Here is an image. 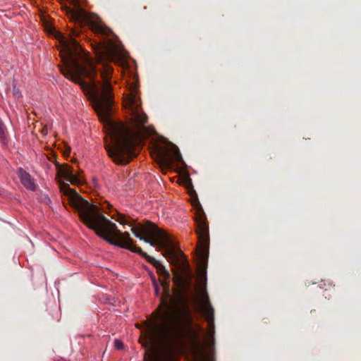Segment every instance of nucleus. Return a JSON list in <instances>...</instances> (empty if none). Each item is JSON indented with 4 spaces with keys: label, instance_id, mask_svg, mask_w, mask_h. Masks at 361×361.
Segmentation results:
<instances>
[{
    "label": "nucleus",
    "instance_id": "nucleus-15",
    "mask_svg": "<svg viewBox=\"0 0 361 361\" xmlns=\"http://www.w3.org/2000/svg\"><path fill=\"white\" fill-rule=\"evenodd\" d=\"M114 346L117 350H123L124 348L123 343L121 340H115L114 343Z\"/></svg>",
    "mask_w": 361,
    "mask_h": 361
},
{
    "label": "nucleus",
    "instance_id": "nucleus-3",
    "mask_svg": "<svg viewBox=\"0 0 361 361\" xmlns=\"http://www.w3.org/2000/svg\"><path fill=\"white\" fill-rule=\"evenodd\" d=\"M161 305L166 310L157 311L142 324H135L140 331L138 338H200L202 329L193 322L188 305L172 310L162 298Z\"/></svg>",
    "mask_w": 361,
    "mask_h": 361
},
{
    "label": "nucleus",
    "instance_id": "nucleus-12",
    "mask_svg": "<svg viewBox=\"0 0 361 361\" xmlns=\"http://www.w3.org/2000/svg\"><path fill=\"white\" fill-rule=\"evenodd\" d=\"M91 28L93 32H94L97 35H101L102 36L108 37L113 34L111 30L102 24L92 22L91 23Z\"/></svg>",
    "mask_w": 361,
    "mask_h": 361
},
{
    "label": "nucleus",
    "instance_id": "nucleus-11",
    "mask_svg": "<svg viewBox=\"0 0 361 361\" xmlns=\"http://www.w3.org/2000/svg\"><path fill=\"white\" fill-rule=\"evenodd\" d=\"M173 281L179 291L183 290L190 285L188 279L178 271H174Z\"/></svg>",
    "mask_w": 361,
    "mask_h": 361
},
{
    "label": "nucleus",
    "instance_id": "nucleus-20",
    "mask_svg": "<svg viewBox=\"0 0 361 361\" xmlns=\"http://www.w3.org/2000/svg\"><path fill=\"white\" fill-rule=\"evenodd\" d=\"M67 152L69 154L71 152V148L69 147L68 149L67 150Z\"/></svg>",
    "mask_w": 361,
    "mask_h": 361
},
{
    "label": "nucleus",
    "instance_id": "nucleus-4",
    "mask_svg": "<svg viewBox=\"0 0 361 361\" xmlns=\"http://www.w3.org/2000/svg\"><path fill=\"white\" fill-rule=\"evenodd\" d=\"M145 348V361H216L215 340H138Z\"/></svg>",
    "mask_w": 361,
    "mask_h": 361
},
{
    "label": "nucleus",
    "instance_id": "nucleus-9",
    "mask_svg": "<svg viewBox=\"0 0 361 361\" xmlns=\"http://www.w3.org/2000/svg\"><path fill=\"white\" fill-rule=\"evenodd\" d=\"M57 176L65 178L73 185H79L83 183L82 179L73 173V169L68 165H57Z\"/></svg>",
    "mask_w": 361,
    "mask_h": 361
},
{
    "label": "nucleus",
    "instance_id": "nucleus-2",
    "mask_svg": "<svg viewBox=\"0 0 361 361\" xmlns=\"http://www.w3.org/2000/svg\"><path fill=\"white\" fill-rule=\"evenodd\" d=\"M59 183L61 192L69 197L70 204L78 211L79 217L85 225L94 231L98 236L111 245L140 255L157 269V273L164 278L161 284L166 299L169 296L170 292L169 279L171 276L169 272L155 258L148 255L141 248L137 247L133 243L128 232H121L117 228L116 224L105 217L103 211L106 208H109L110 204L107 202H104L103 204L90 203L72 189L68 183L61 180Z\"/></svg>",
    "mask_w": 361,
    "mask_h": 361
},
{
    "label": "nucleus",
    "instance_id": "nucleus-16",
    "mask_svg": "<svg viewBox=\"0 0 361 361\" xmlns=\"http://www.w3.org/2000/svg\"><path fill=\"white\" fill-rule=\"evenodd\" d=\"M118 222H119L121 224H127V221L126 220V218L124 216L118 215V218L116 220Z\"/></svg>",
    "mask_w": 361,
    "mask_h": 361
},
{
    "label": "nucleus",
    "instance_id": "nucleus-7",
    "mask_svg": "<svg viewBox=\"0 0 361 361\" xmlns=\"http://www.w3.org/2000/svg\"><path fill=\"white\" fill-rule=\"evenodd\" d=\"M200 310L205 317L207 323V338H214V310L211 305L208 294L205 290H202V293L200 298Z\"/></svg>",
    "mask_w": 361,
    "mask_h": 361
},
{
    "label": "nucleus",
    "instance_id": "nucleus-10",
    "mask_svg": "<svg viewBox=\"0 0 361 361\" xmlns=\"http://www.w3.org/2000/svg\"><path fill=\"white\" fill-rule=\"evenodd\" d=\"M18 176L24 187L32 191L35 190L37 185L29 173L22 168H19L18 170Z\"/></svg>",
    "mask_w": 361,
    "mask_h": 361
},
{
    "label": "nucleus",
    "instance_id": "nucleus-19",
    "mask_svg": "<svg viewBox=\"0 0 361 361\" xmlns=\"http://www.w3.org/2000/svg\"><path fill=\"white\" fill-rule=\"evenodd\" d=\"M42 133L44 135H46L47 133V127H44L42 130Z\"/></svg>",
    "mask_w": 361,
    "mask_h": 361
},
{
    "label": "nucleus",
    "instance_id": "nucleus-18",
    "mask_svg": "<svg viewBox=\"0 0 361 361\" xmlns=\"http://www.w3.org/2000/svg\"><path fill=\"white\" fill-rule=\"evenodd\" d=\"M154 286L155 294L157 295H159V286H158V285H157L156 281L154 282Z\"/></svg>",
    "mask_w": 361,
    "mask_h": 361
},
{
    "label": "nucleus",
    "instance_id": "nucleus-17",
    "mask_svg": "<svg viewBox=\"0 0 361 361\" xmlns=\"http://www.w3.org/2000/svg\"><path fill=\"white\" fill-rule=\"evenodd\" d=\"M13 94L17 98H19L21 97V94L19 93L18 90L16 88V86L13 87Z\"/></svg>",
    "mask_w": 361,
    "mask_h": 361
},
{
    "label": "nucleus",
    "instance_id": "nucleus-14",
    "mask_svg": "<svg viewBox=\"0 0 361 361\" xmlns=\"http://www.w3.org/2000/svg\"><path fill=\"white\" fill-rule=\"evenodd\" d=\"M0 142L3 145H6L7 142L6 128L1 120H0Z\"/></svg>",
    "mask_w": 361,
    "mask_h": 361
},
{
    "label": "nucleus",
    "instance_id": "nucleus-8",
    "mask_svg": "<svg viewBox=\"0 0 361 361\" xmlns=\"http://www.w3.org/2000/svg\"><path fill=\"white\" fill-rule=\"evenodd\" d=\"M158 155L161 164L166 167H171L173 162H180L182 160L178 148L172 144L159 150Z\"/></svg>",
    "mask_w": 361,
    "mask_h": 361
},
{
    "label": "nucleus",
    "instance_id": "nucleus-1",
    "mask_svg": "<svg viewBox=\"0 0 361 361\" xmlns=\"http://www.w3.org/2000/svg\"><path fill=\"white\" fill-rule=\"evenodd\" d=\"M62 50L64 67L61 71L68 80L78 84L81 89L91 97L93 107L99 120L108 127L111 137L106 145L109 156L116 164H126L135 157V143L146 133L147 116L141 109L140 97L135 89H130L124 99V107L128 110L134 130L121 123H115L111 119V111L114 104V93L111 85L113 68L109 64L117 51V47L112 39H104L101 44L102 55L98 56L97 62L101 65L97 68L89 53L85 51L74 37L80 32L72 30L71 36L54 31Z\"/></svg>",
    "mask_w": 361,
    "mask_h": 361
},
{
    "label": "nucleus",
    "instance_id": "nucleus-6",
    "mask_svg": "<svg viewBox=\"0 0 361 361\" xmlns=\"http://www.w3.org/2000/svg\"><path fill=\"white\" fill-rule=\"evenodd\" d=\"M195 222L197 224L196 234L198 242L197 245V254L200 259V277L201 280H205L206 268L207 266V259L209 257V226L206 221V217L202 210L197 212L195 216Z\"/></svg>",
    "mask_w": 361,
    "mask_h": 361
},
{
    "label": "nucleus",
    "instance_id": "nucleus-13",
    "mask_svg": "<svg viewBox=\"0 0 361 361\" xmlns=\"http://www.w3.org/2000/svg\"><path fill=\"white\" fill-rule=\"evenodd\" d=\"M73 16L78 21L87 19V13L82 8H79L78 11H75L73 13Z\"/></svg>",
    "mask_w": 361,
    "mask_h": 361
},
{
    "label": "nucleus",
    "instance_id": "nucleus-5",
    "mask_svg": "<svg viewBox=\"0 0 361 361\" xmlns=\"http://www.w3.org/2000/svg\"><path fill=\"white\" fill-rule=\"evenodd\" d=\"M134 235L152 246L157 245L164 249V256L169 259L178 262V255L175 249V244L171 236L164 230L157 227L150 221L144 224H138L131 228Z\"/></svg>",
    "mask_w": 361,
    "mask_h": 361
}]
</instances>
